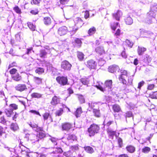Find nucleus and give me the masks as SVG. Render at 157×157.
Here are the masks:
<instances>
[{
  "label": "nucleus",
  "instance_id": "1",
  "mask_svg": "<svg viewBox=\"0 0 157 157\" xmlns=\"http://www.w3.org/2000/svg\"><path fill=\"white\" fill-rule=\"evenodd\" d=\"M99 129L100 127L98 125L94 124H91L88 129L89 136H94L95 134L98 133Z\"/></svg>",
  "mask_w": 157,
  "mask_h": 157
},
{
  "label": "nucleus",
  "instance_id": "2",
  "mask_svg": "<svg viewBox=\"0 0 157 157\" xmlns=\"http://www.w3.org/2000/svg\"><path fill=\"white\" fill-rule=\"evenodd\" d=\"M120 72L121 74L119 77V80L123 84L126 85L127 81L125 78L127 77L128 73L124 70H121Z\"/></svg>",
  "mask_w": 157,
  "mask_h": 157
},
{
  "label": "nucleus",
  "instance_id": "3",
  "mask_svg": "<svg viewBox=\"0 0 157 157\" xmlns=\"http://www.w3.org/2000/svg\"><path fill=\"white\" fill-rule=\"evenodd\" d=\"M56 80L61 85L64 86L67 84L68 80L67 77L59 76L56 77Z\"/></svg>",
  "mask_w": 157,
  "mask_h": 157
},
{
  "label": "nucleus",
  "instance_id": "4",
  "mask_svg": "<svg viewBox=\"0 0 157 157\" xmlns=\"http://www.w3.org/2000/svg\"><path fill=\"white\" fill-rule=\"evenodd\" d=\"M61 66L64 70L70 71L72 65L67 61L64 60L61 62Z\"/></svg>",
  "mask_w": 157,
  "mask_h": 157
},
{
  "label": "nucleus",
  "instance_id": "5",
  "mask_svg": "<svg viewBox=\"0 0 157 157\" xmlns=\"http://www.w3.org/2000/svg\"><path fill=\"white\" fill-rule=\"evenodd\" d=\"M68 32L67 28L65 26H62L59 28L57 33L60 36L66 34Z\"/></svg>",
  "mask_w": 157,
  "mask_h": 157
},
{
  "label": "nucleus",
  "instance_id": "6",
  "mask_svg": "<svg viewBox=\"0 0 157 157\" xmlns=\"http://www.w3.org/2000/svg\"><path fill=\"white\" fill-rule=\"evenodd\" d=\"M147 16L146 22L148 24H150L152 23V20L154 19V12L152 11H150L147 13Z\"/></svg>",
  "mask_w": 157,
  "mask_h": 157
},
{
  "label": "nucleus",
  "instance_id": "7",
  "mask_svg": "<svg viewBox=\"0 0 157 157\" xmlns=\"http://www.w3.org/2000/svg\"><path fill=\"white\" fill-rule=\"evenodd\" d=\"M86 65L90 69H94L96 66L97 63L93 60L91 59L87 61Z\"/></svg>",
  "mask_w": 157,
  "mask_h": 157
},
{
  "label": "nucleus",
  "instance_id": "8",
  "mask_svg": "<svg viewBox=\"0 0 157 157\" xmlns=\"http://www.w3.org/2000/svg\"><path fill=\"white\" fill-rule=\"evenodd\" d=\"M28 135V137L29 139L34 142L39 140V139H38L37 135H36L33 133H31L29 134Z\"/></svg>",
  "mask_w": 157,
  "mask_h": 157
},
{
  "label": "nucleus",
  "instance_id": "9",
  "mask_svg": "<svg viewBox=\"0 0 157 157\" xmlns=\"http://www.w3.org/2000/svg\"><path fill=\"white\" fill-rule=\"evenodd\" d=\"M105 86L108 89L109 91H111L113 86L112 80H106L105 82Z\"/></svg>",
  "mask_w": 157,
  "mask_h": 157
},
{
  "label": "nucleus",
  "instance_id": "10",
  "mask_svg": "<svg viewBox=\"0 0 157 157\" xmlns=\"http://www.w3.org/2000/svg\"><path fill=\"white\" fill-rule=\"evenodd\" d=\"M60 101V98L56 96L52 98L51 103L53 105H56L59 103Z\"/></svg>",
  "mask_w": 157,
  "mask_h": 157
},
{
  "label": "nucleus",
  "instance_id": "11",
  "mask_svg": "<svg viewBox=\"0 0 157 157\" xmlns=\"http://www.w3.org/2000/svg\"><path fill=\"white\" fill-rule=\"evenodd\" d=\"M74 22L75 25L78 27H81L83 24L82 21L79 17H76L74 19Z\"/></svg>",
  "mask_w": 157,
  "mask_h": 157
},
{
  "label": "nucleus",
  "instance_id": "12",
  "mask_svg": "<svg viewBox=\"0 0 157 157\" xmlns=\"http://www.w3.org/2000/svg\"><path fill=\"white\" fill-rule=\"evenodd\" d=\"M16 90L20 91H22L27 89L26 86L24 84H19L15 87Z\"/></svg>",
  "mask_w": 157,
  "mask_h": 157
},
{
  "label": "nucleus",
  "instance_id": "13",
  "mask_svg": "<svg viewBox=\"0 0 157 157\" xmlns=\"http://www.w3.org/2000/svg\"><path fill=\"white\" fill-rule=\"evenodd\" d=\"M122 15L121 12L119 10H118L116 13L113 14V16L116 20L119 21L120 18L122 16Z\"/></svg>",
  "mask_w": 157,
  "mask_h": 157
},
{
  "label": "nucleus",
  "instance_id": "14",
  "mask_svg": "<svg viewBox=\"0 0 157 157\" xmlns=\"http://www.w3.org/2000/svg\"><path fill=\"white\" fill-rule=\"evenodd\" d=\"M119 69L118 67L116 65H114L109 66L108 69L109 72L114 73Z\"/></svg>",
  "mask_w": 157,
  "mask_h": 157
},
{
  "label": "nucleus",
  "instance_id": "15",
  "mask_svg": "<svg viewBox=\"0 0 157 157\" xmlns=\"http://www.w3.org/2000/svg\"><path fill=\"white\" fill-rule=\"evenodd\" d=\"M71 125L69 123H65L62 125V128L63 130H68L71 127Z\"/></svg>",
  "mask_w": 157,
  "mask_h": 157
},
{
  "label": "nucleus",
  "instance_id": "16",
  "mask_svg": "<svg viewBox=\"0 0 157 157\" xmlns=\"http://www.w3.org/2000/svg\"><path fill=\"white\" fill-rule=\"evenodd\" d=\"M146 50V49L144 47H138L137 52L139 56L142 55L144 52Z\"/></svg>",
  "mask_w": 157,
  "mask_h": 157
},
{
  "label": "nucleus",
  "instance_id": "17",
  "mask_svg": "<svg viewBox=\"0 0 157 157\" xmlns=\"http://www.w3.org/2000/svg\"><path fill=\"white\" fill-rule=\"evenodd\" d=\"M107 131L109 136L110 137L113 138V136L115 135L116 131H113L110 128H108Z\"/></svg>",
  "mask_w": 157,
  "mask_h": 157
},
{
  "label": "nucleus",
  "instance_id": "18",
  "mask_svg": "<svg viewBox=\"0 0 157 157\" xmlns=\"http://www.w3.org/2000/svg\"><path fill=\"white\" fill-rule=\"evenodd\" d=\"M12 77L13 79L16 81H19L21 79V76L17 73V74L13 75L12 76Z\"/></svg>",
  "mask_w": 157,
  "mask_h": 157
},
{
  "label": "nucleus",
  "instance_id": "19",
  "mask_svg": "<svg viewBox=\"0 0 157 157\" xmlns=\"http://www.w3.org/2000/svg\"><path fill=\"white\" fill-rule=\"evenodd\" d=\"M127 151L131 153H133L135 151V147L132 145H129L126 147Z\"/></svg>",
  "mask_w": 157,
  "mask_h": 157
},
{
  "label": "nucleus",
  "instance_id": "20",
  "mask_svg": "<svg viewBox=\"0 0 157 157\" xmlns=\"http://www.w3.org/2000/svg\"><path fill=\"white\" fill-rule=\"evenodd\" d=\"M7 134L5 131V129L2 127L0 126V136H2L4 138H6Z\"/></svg>",
  "mask_w": 157,
  "mask_h": 157
},
{
  "label": "nucleus",
  "instance_id": "21",
  "mask_svg": "<svg viewBox=\"0 0 157 157\" xmlns=\"http://www.w3.org/2000/svg\"><path fill=\"white\" fill-rule=\"evenodd\" d=\"M43 116L44 120H47L49 118L50 119L51 121H52V116L49 113H44L43 114Z\"/></svg>",
  "mask_w": 157,
  "mask_h": 157
},
{
  "label": "nucleus",
  "instance_id": "22",
  "mask_svg": "<svg viewBox=\"0 0 157 157\" xmlns=\"http://www.w3.org/2000/svg\"><path fill=\"white\" fill-rule=\"evenodd\" d=\"M96 52L100 55L104 53L103 48L102 47H99L95 49Z\"/></svg>",
  "mask_w": 157,
  "mask_h": 157
},
{
  "label": "nucleus",
  "instance_id": "23",
  "mask_svg": "<svg viewBox=\"0 0 157 157\" xmlns=\"http://www.w3.org/2000/svg\"><path fill=\"white\" fill-rule=\"evenodd\" d=\"M42 78L36 77H33V81L34 82L37 84H39L42 83Z\"/></svg>",
  "mask_w": 157,
  "mask_h": 157
},
{
  "label": "nucleus",
  "instance_id": "24",
  "mask_svg": "<svg viewBox=\"0 0 157 157\" xmlns=\"http://www.w3.org/2000/svg\"><path fill=\"white\" fill-rule=\"evenodd\" d=\"M125 21L126 24L131 25L133 23V20L130 17H127L125 19Z\"/></svg>",
  "mask_w": 157,
  "mask_h": 157
},
{
  "label": "nucleus",
  "instance_id": "25",
  "mask_svg": "<svg viewBox=\"0 0 157 157\" xmlns=\"http://www.w3.org/2000/svg\"><path fill=\"white\" fill-rule=\"evenodd\" d=\"M10 129L14 131L17 130L18 129V127L16 123H12L11 124Z\"/></svg>",
  "mask_w": 157,
  "mask_h": 157
},
{
  "label": "nucleus",
  "instance_id": "26",
  "mask_svg": "<svg viewBox=\"0 0 157 157\" xmlns=\"http://www.w3.org/2000/svg\"><path fill=\"white\" fill-rule=\"evenodd\" d=\"M84 148L86 152L89 153L91 154L94 151L93 149L90 146L84 147Z\"/></svg>",
  "mask_w": 157,
  "mask_h": 157
},
{
  "label": "nucleus",
  "instance_id": "27",
  "mask_svg": "<svg viewBox=\"0 0 157 157\" xmlns=\"http://www.w3.org/2000/svg\"><path fill=\"white\" fill-rule=\"evenodd\" d=\"M5 112L6 115L9 117H10L13 113L12 109H6Z\"/></svg>",
  "mask_w": 157,
  "mask_h": 157
},
{
  "label": "nucleus",
  "instance_id": "28",
  "mask_svg": "<svg viewBox=\"0 0 157 157\" xmlns=\"http://www.w3.org/2000/svg\"><path fill=\"white\" fill-rule=\"evenodd\" d=\"M31 96L33 98H39L41 97L42 95L39 93H33L31 94Z\"/></svg>",
  "mask_w": 157,
  "mask_h": 157
},
{
  "label": "nucleus",
  "instance_id": "29",
  "mask_svg": "<svg viewBox=\"0 0 157 157\" xmlns=\"http://www.w3.org/2000/svg\"><path fill=\"white\" fill-rule=\"evenodd\" d=\"M113 109L114 111L115 112H118L121 110V108L117 104L113 105Z\"/></svg>",
  "mask_w": 157,
  "mask_h": 157
},
{
  "label": "nucleus",
  "instance_id": "30",
  "mask_svg": "<svg viewBox=\"0 0 157 157\" xmlns=\"http://www.w3.org/2000/svg\"><path fill=\"white\" fill-rule=\"evenodd\" d=\"M82 113V109L81 108L77 109L75 113V114L77 117L80 116L81 114Z\"/></svg>",
  "mask_w": 157,
  "mask_h": 157
},
{
  "label": "nucleus",
  "instance_id": "31",
  "mask_svg": "<svg viewBox=\"0 0 157 157\" xmlns=\"http://www.w3.org/2000/svg\"><path fill=\"white\" fill-rule=\"evenodd\" d=\"M77 55L78 58L79 60L82 61L83 60L84 58V55L82 53L78 52Z\"/></svg>",
  "mask_w": 157,
  "mask_h": 157
},
{
  "label": "nucleus",
  "instance_id": "32",
  "mask_svg": "<svg viewBox=\"0 0 157 157\" xmlns=\"http://www.w3.org/2000/svg\"><path fill=\"white\" fill-rule=\"evenodd\" d=\"M124 44L130 48H132L133 45V43L128 40H126L124 42Z\"/></svg>",
  "mask_w": 157,
  "mask_h": 157
},
{
  "label": "nucleus",
  "instance_id": "33",
  "mask_svg": "<svg viewBox=\"0 0 157 157\" xmlns=\"http://www.w3.org/2000/svg\"><path fill=\"white\" fill-rule=\"evenodd\" d=\"M44 21L46 25H49L51 23V20L49 17H45L44 18Z\"/></svg>",
  "mask_w": 157,
  "mask_h": 157
},
{
  "label": "nucleus",
  "instance_id": "34",
  "mask_svg": "<svg viewBox=\"0 0 157 157\" xmlns=\"http://www.w3.org/2000/svg\"><path fill=\"white\" fill-rule=\"evenodd\" d=\"M96 31V29L95 27H93L90 28L88 30V33L90 35H91L94 33Z\"/></svg>",
  "mask_w": 157,
  "mask_h": 157
},
{
  "label": "nucleus",
  "instance_id": "35",
  "mask_svg": "<svg viewBox=\"0 0 157 157\" xmlns=\"http://www.w3.org/2000/svg\"><path fill=\"white\" fill-rule=\"evenodd\" d=\"M44 72V70L42 68L38 67L35 70V72L39 74H41Z\"/></svg>",
  "mask_w": 157,
  "mask_h": 157
},
{
  "label": "nucleus",
  "instance_id": "36",
  "mask_svg": "<svg viewBox=\"0 0 157 157\" xmlns=\"http://www.w3.org/2000/svg\"><path fill=\"white\" fill-rule=\"evenodd\" d=\"M63 155L67 157H75L73 156L72 152L70 151L64 153Z\"/></svg>",
  "mask_w": 157,
  "mask_h": 157
},
{
  "label": "nucleus",
  "instance_id": "37",
  "mask_svg": "<svg viewBox=\"0 0 157 157\" xmlns=\"http://www.w3.org/2000/svg\"><path fill=\"white\" fill-rule=\"evenodd\" d=\"M28 26L30 29L32 31L35 30L36 27L32 23L30 22H28L27 23Z\"/></svg>",
  "mask_w": 157,
  "mask_h": 157
},
{
  "label": "nucleus",
  "instance_id": "38",
  "mask_svg": "<svg viewBox=\"0 0 157 157\" xmlns=\"http://www.w3.org/2000/svg\"><path fill=\"white\" fill-rule=\"evenodd\" d=\"M150 150V148L147 147L143 148L142 150V152L145 153H148Z\"/></svg>",
  "mask_w": 157,
  "mask_h": 157
},
{
  "label": "nucleus",
  "instance_id": "39",
  "mask_svg": "<svg viewBox=\"0 0 157 157\" xmlns=\"http://www.w3.org/2000/svg\"><path fill=\"white\" fill-rule=\"evenodd\" d=\"M67 139L68 140L74 141L76 139V136L74 135H69L67 137Z\"/></svg>",
  "mask_w": 157,
  "mask_h": 157
},
{
  "label": "nucleus",
  "instance_id": "40",
  "mask_svg": "<svg viewBox=\"0 0 157 157\" xmlns=\"http://www.w3.org/2000/svg\"><path fill=\"white\" fill-rule=\"evenodd\" d=\"M13 9L17 13L21 14V9L18 6H15L14 7Z\"/></svg>",
  "mask_w": 157,
  "mask_h": 157
},
{
  "label": "nucleus",
  "instance_id": "41",
  "mask_svg": "<svg viewBox=\"0 0 157 157\" xmlns=\"http://www.w3.org/2000/svg\"><path fill=\"white\" fill-rule=\"evenodd\" d=\"M93 112L94 114V115L97 117H99L100 116V113H99V111L97 109H94Z\"/></svg>",
  "mask_w": 157,
  "mask_h": 157
},
{
  "label": "nucleus",
  "instance_id": "42",
  "mask_svg": "<svg viewBox=\"0 0 157 157\" xmlns=\"http://www.w3.org/2000/svg\"><path fill=\"white\" fill-rule=\"evenodd\" d=\"M37 136L38 137V139H42L45 136V134L42 132H40L38 133V134H37Z\"/></svg>",
  "mask_w": 157,
  "mask_h": 157
},
{
  "label": "nucleus",
  "instance_id": "43",
  "mask_svg": "<svg viewBox=\"0 0 157 157\" xmlns=\"http://www.w3.org/2000/svg\"><path fill=\"white\" fill-rule=\"evenodd\" d=\"M151 58L150 57L149 55H146L145 58L144 59L145 62L149 63L151 61Z\"/></svg>",
  "mask_w": 157,
  "mask_h": 157
},
{
  "label": "nucleus",
  "instance_id": "44",
  "mask_svg": "<svg viewBox=\"0 0 157 157\" xmlns=\"http://www.w3.org/2000/svg\"><path fill=\"white\" fill-rule=\"evenodd\" d=\"M81 82L84 85H87L89 82L87 79L85 78H82L81 79Z\"/></svg>",
  "mask_w": 157,
  "mask_h": 157
},
{
  "label": "nucleus",
  "instance_id": "45",
  "mask_svg": "<svg viewBox=\"0 0 157 157\" xmlns=\"http://www.w3.org/2000/svg\"><path fill=\"white\" fill-rule=\"evenodd\" d=\"M46 54L47 53L44 50H42L40 51V56L41 57H44Z\"/></svg>",
  "mask_w": 157,
  "mask_h": 157
},
{
  "label": "nucleus",
  "instance_id": "46",
  "mask_svg": "<svg viewBox=\"0 0 157 157\" xmlns=\"http://www.w3.org/2000/svg\"><path fill=\"white\" fill-rule=\"evenodd\" d=\"M10 109H12L13 110V109H17V105L16 104H10Z\"/></svg>",
  "mask_w": 157,
  "mask_h": 157
},
{
  "label": "nucleus",
  "instance_id": "47",
  "mask_svg": "<svg viewBox=\"0 0 157 157\" xmlns=\"http://www.w3.org/2000/svg\"><path fill=\"white\" fill-rule=\"evenodd\" d=\"M78 145L72 146L71 147L70 149L74 151H77L78 150Z\"/></svg>",
  "mask_w": 157,
  "mask_h": 157
},
{
  "label": "nucleus",
  "instance_id": "48",
  "mask_svg": "<svg viewBox=\"0 0 157 157\" xmlns=\"http://www.w3.org/2000/svg\"><path fill=\"white\" fill-rule=\"evenodd\" d=\"M54 145H56L57 144V139L54 137H51L49 139Z\"/></svg>",
  "mask_w": 157,
  "mask_h": 157
},
{
  "label": "nucleus",
  "instance_id": "49",
  "mask_svg": "<svg viewBox=\"0 0 157 157\" xmlns=\"http://www.w3.org/2000/svg\"><path fill=\"white\" fill-rule=\"evenodd\" d=\"M118 25V23H113V24L111 25V28L113 30H115V29L117 28Z\"/></svg>",
  "mask_w": 157,
  "mask_h": 157
},
{
  "label": "nucleus",
  "instance_id": "50",
  "mask_svg": "<svg viewBox=\"0 0 157 157\" xmlns=\"http://www.w3.org/2000/svg\"><path fill=\"white\" fill-rule=\"evenodd\" d=\"M63 110L62 109L60 108L59 110L56 111V114L58 116H60L63 113Z\"/></svg>",
  "mask_w": 157,
  "mask_h": 157
},
{
  "label": "nucleus",
  "instance_id": "51",
  "mask_svg": "<svg viewBox=\"0 0 157 157\" xmlns=\"http://www.w3.org/2000/svg\"><path fill=\"white\" fill-rule=\"evenodd\" d=\"M133 78L130 76L129 77L128 79V82L127 84V85H130L132 84V82Z\"/></svg>",
  "mask_w": 157,
  "mask_h": 157
},
{
  "label": "nucleus",
  "instance_id": "52",
  "mask_svg": "<svg viewBox=\"0 0 157 157\" xmlns=\"http://www.w3.org/2000/svg\"><path fill=\"white\" fill-rule=\"evenodd\" d=\"M29 112L31 113H32L34 114L39 115L40 116H41V115L39 113L38 111H36L35 110H30L29 111Z\"/></svg>",
  "mask_w": 157,
  "mask_h": 157
},
{
  "label": "nucleus",
  "instance_id": "53",
  "mask_svg": "<svg viewBox=\"0 0 157 157\" xmlns=\"http://www.w3.org/2000/svg\"><path fill=\"white\" fill-rule=\"evenodd\" d=\"M75 41L77 44L79 45V46H80L82 43V42L81 40L79 38H76L75 40Z\"/></svg>",
  "mask_w": 157,
  "mask_h": 157
},
{
  "label": "nucleus",
  "instance_id": "54",
  "mask_svg": "<svg viewBox=\"0 0 157 157\" xmlns=\"http://www.w3.org/2000/svg\"><path fill=\"white\" fill-rule=\"evenodd\" d=\"M69 0H60V3L63 5H65L67 3Z\"/></svg>",
  "mask_w": 157,
  "mask_h": 157
},
{
  "label": "nucleus",
  "instance_id": "55",
  "mask_svg": "<svg viewBox=\"0 0 157 157\" xmlns=\"http://www.w3.org/2000/svg\"><path fill=\"white\" fill-rule=\"evenodd\" d=\"M40 0H31L32 4H37L40 3Z\"/></svg>",
  "mask_w": 157,
  "mask_h": 157
},
{
  "label": "nucleus",
  "instance_id": "56",
  "mask_svg": "<svg viewBox=\"0 0 157 157\" xmlns=\"http://www.w3.org/2000/svg\"><path fill=\"white\" fill-rule=\"evenodd\" d=\"M17 70L15 69H13L10 71V74H13V75L16 74V72H17Z\"/></svg>",
  "mask_w": 157,
  "mask_h": 157
},
{
  "label": "nucleus",
  "instance_id": "57",
  "mask_svg": "<svg viewBox=\"0 0 157 157\" xmlns=\"http://www.w3.org/2000/svg\"><path fill=\"white\" fill-rule=\"evenodd\" d=\"M120 32H121V31H120V29H118L117 30L116 32L115 33V34H114L115 36H119L120 35Z\"/></svg>",
  "mask_w": 157,
  "mask_h": 157
},
{
  "label": "nucleus",
  "instance_id": "58",
  "mask_svg": "<svg viewBox=\"0 0 157 157\" xmlns=\"http://www.w3.org/2000/svg\"><path fill=\"white\" fill-rule=\"evenodd\" d=\"M38 11L37 10H32L30 11V13L36 15L38 13Z\"/></svg>",
  "mask_w": 157,
  "mask_h": 157
},
{
  "label": "nucleus",
  "instance_id": "59",
  "mask_svg": "<svg viewBox=\"0 0 157 157\" xmlns=\"http://www.w3.org/2000/svg\"><path fill=\"white\" fill-rule=\"evenodd\" d=\"M156 92H155L154 93H153L152 94H151L150 95V97L153 99H157V97L156 96L155 93Z\"/></svg>",
  "mask_w": 157,
  "mask_h": 157
},
{
  "label": "nucleus",
  "instance_id": "60",
  "mask_svg": "<svg viewBox=\"0 0 157 157\" xmlns=\"http://www.w3.org/2000/svg\"><path fill=\"white\" fill-rule=\"evenodd\" d=\"M97 87L98 89L100 90H101L103 92H104L106 90L105 88H103L102 86H101L100 85L97 86Z\"/></svg>",
  "mask_w": 157,
  "mask_h": 157
},
{
  "label": "nucleus",
  "instance_id": "61",
  "mask_svg": "<svg viewBox=\"0 0 157 157\" xmlns=\"http://www.w3.org/2000/svg\"><path fill=\"white\" fill-rule=\"evenodd\" d=\"M144 82L143 81L140 82L138 83V88L140 89L141 87L144 85Z\"/></svg>",
  "mask_w": 157,
  "mask_h": 157
},
{
  "label": "nucleus",
  "instance_id": "62",
  "mask_svg": "<svg viewBox=\"0 0 157 157\" xmlns=\"http://www.w3.org/2000/svg\"><path fill=\"white\" fill-rule=\"evenodd\" d=\"M132 115V113L131 112H128L126 113V117H130Z\"/></svg>",
  "mask_w": 157,
  "mask_h": 157
},
{
  "label": "nucleus",
  "instance_id": "63",
  "mask_svg": "<svg viewBox=\"0 0 157 157\" xmlns=\"http://www.w3.org/2000/svg\"><path fill=\"white\" fill-rule=\"evenodd\" d=\"M89 17V12L88 11H86L85 12V14L84 16V17L85 19H86L88 18Z\"/></svg>",
  "mask_w": 157,
  "mask_h": 157
},
{
  "label": "nucleus",
  "instance_id": "64",
  "mask_svg": "<svg viewBox=\"0 0 157 157\" xmlns=\"http://www.w3.org/2000/svg\"><path fill=\"white\" fill-rule=\"evenodd\" d=\"M117 141L119 145L121 146V145H122V139L120 138H118L117 139Z\"/></svg>",
  "mask_w": 157,
  "mask_h": 157
}]
</instances>
